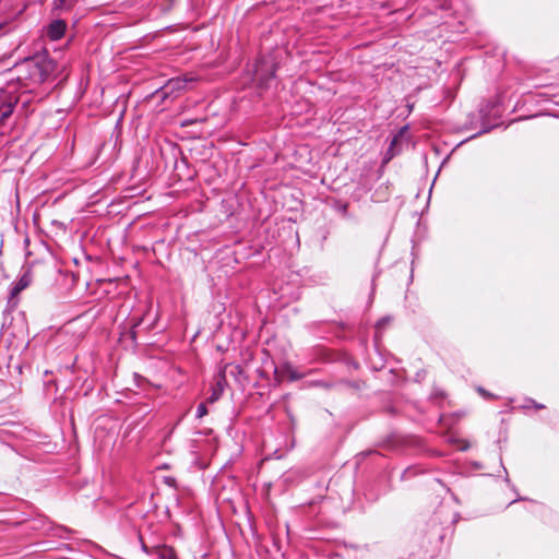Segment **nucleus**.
I'll use <instances>...</instances> for the list:
<instances>
[{
  "mask_svg": "<svg viewBox=\"0 0 559 559\" xmlns=\"http://www.w3.org/2000/svg\"><path fill=\"white\" fill-rule=\"evenodd\" d=\"M55 70L56 63L53 60L46 56H36L26 59L19 66L17 79L29 82V84L25 83L26 86L31 84L38 85L47 81Z\"/></svg>",
  "mask_w": 559,
  "mask_h": 559,
  "instance_id": "nucleus-1",
  "label": "nucleus"
},
{
  "mask_svg": "<svg viewBox=\"0 0 559 559\" xmlns=\"http://www.w3.org/2000/svg\"><path fill=\"white\" fill-rule=\"evenodd\" d=\"M17 99L9 92H0V123H4L13 114Z\"/></svg>",
  "mask_w": 559,
  "mask_h": 559,
  "instance_id": "nucleus-2",
  "label": "nucleus"
},
{
  "mask_svg": "<svg viewBox=\"0 0 559 559\" xmlns=\"http://www.w3.org/2000/svg\"><path fill=\"white\" fill-rule=\"evenodd\" d=\"M67 29V23L63 20H55L47 27V36L51 40H59L63 37Z\"/></svg>",
  "mask_w": 559,
  "mask_h": 559,
  "instance_id": "nucleus-3",
  "label": "nucleus"
},
{
  "mask_svg": "<svg viewBox=\"0 0 559 559\" xmlns=\"http://www.w3.org/2000/svg\"><path fill=\"white\" fill-rule=\"evenodd\" d=\"M32 282V275L29 272H25L17 282L14 283L13 287L11 288V296L15 297L19 295L22 290H24L26 287L29 286Z\"/></svg>",
  "mask_w": 559,
  "mask_h": 559,
  "instance_id": "nucleus-4",
  "label": "nucleus"
},
{
  "mask_svg": "<svg viewBox=\"0 0 559 559\" xmlns=\"http://www.w3.org/2000/svg\"><path fill=\"white\" fill-rule=\"evenodd\" d=\"M79 0H53L52 10L55 12H68L70 11Z\"/></svg>",
  "mask_w": 559,
  "mask_h": 559,
  "instance_id": "nucleus-5",
  "label": "nucleus"
},
{
  "mask_svg": "<svg viewBox=\"0 0 559 559\" xmlns=\"http://www.w3.org/2000/svg\"><path fill=\"white\" fill-rule=\"evenodd\" d=\"M194 81V78L192 76H183V78H177L169 81V85L173 90H181L185 88L188 83H191Z\"/></svg>",
  "mask_w": 559,
  "mask_h": 559,
  "instance_id": "nucleus-6",
  "label": "nucleus"
},
{
  "mask_svg": "<svg viewBox=\"0 0 559 559\" xmlns=\"http://www.w3.org/2000/svg\"><path fill=\"white\" fill-rule=\"evenodd\" d=\"M274 73H275V70H274V69H272V70H271V72L269 73L267 79H263V78H262V75H261V69H260V68H258V69L255 70V80H257V81H259L261 85H264V84H266V81H267L269 79H273V78H274Z\"/></svg>",
  "mask_w": 559,
  "mask_h": 559,
  "instance_id": "nucleus-7",
  "label": "nucleus"
},
{
  "mask_svg": "<svg viewBox=\"0 0 559 559\" xmlns=\"http://www.w3.org/2000/svg\"><path fill=\"white\" fill-rule=\"evenodd\" d=\"M391 322V317H383L381 318L377 324L376 330L377 332H380L382 329H384L389 323Z\"/></svg>",
  "mask_w": 559,
  "mask_h": 559,
  "instance_id": "nucleus-8",
  "label": "nucleus"
},
{
  "mask_svg": "<svg viewBox=\"0 0 559 559\" xmlns=\"http://www.w3.org/2000/svg\"><path fill=\"white\" fill-rule=\"evenodd\" d=\"M207 414V407L204 403H200L197 407L195 417L202 418Z\"/></svg>",
  "mask_w": 559,
  "mask_h": 559,
  "instance_id": "nucleus-9",
  "label": "nucleus"
},
{
  "mask_svg": "<svg viewBox=\"0 0 559 559\" xmlns=\"http://www.w3.org/2000/svg\"><path fill=\"white\" fill-rule=\"evenodd\" d=\"M160 559H176L170 550H163L159 555Z\"/></svg>",
  "mask_w": 559,
  "mask_h": 559,
  "instance_id": "nucleus-10",
  "label": "nucleus"
},
{
  "mask_svg": "<svg viewBox=\"0 0 559 559\" xmlns=\"http://www.w3.org/2000/svg\"><path fill=\"white\" fill-rule=\"evenodd\" d=\"M528 403L532 404L536 409L545 408V406L543 404H538L533 400H530Z\"/></svg>",
  "mask_w": 559,
  "mask_h": 559,
  "instance_id": "nucleus-11",
  "label": "nucleus"
},
{
  "mask_svg": "<svg viewBox=\"0 0 559 559\" xmlns=\"http://www.w3.org/2000/svg\"><path fill=\"white\" fill-rule=\"evenodd\" d=\"M225 380L224 376H222V379L219 381H217V388H218V392L222 393L223 391V384L222 382Z\"/></svg>",
  "mask_w": 559,
  "mask_h": 559,
  "instance_id": "nucleus-12",
  "label": "nucleus"
},
{
  "mask_svg": "<svg viewBox=\"0 0 559 559\" xmlns=\"http://www.w3.org/2000/svg\"><path fill=\"white\" fill-rule=\"evenodd\" d=\"M219 394H221L219 392L217 393L216 391H214L213 395L211 396V402H214L215 400H217Z\"/></svg>",
  "mask_w": 559,
  "mask_h": 559,
  "instance_id": "nucleus-13",
  "label": "nucleus"
},
{
  "mask_svg": "<svg viewBox=\"0 0 559 559\" xmlns=\"http://www.w3.org/2000/svg\"><path fill=\"white\" fill-rule=\"evenodd\" d=\"M479 392H480L483 395H485V396H488V395H489L488 393H486V392H485V390H484V389H479Z\"/></svg>",
  "mask_w": 559,
  "mask_h": 559,
  "instance_id": "nucleus-14",
  "label": "nucleus"
},
{
  "mask_svg": "<svg viewBox=\"0 0 559 559\" xmlns=\"http://www.w3.org/2000/svg\"><path fill=\"white\" fill-rule=\"evenodd\" d=\"M298 378H299L298 376H296V374H292V379H293V380H296V379H298Z\"/></svg>",
  "mask_w": 559,
  "mask_h": 559,
  "instance_id": "nucleus-15",
  "label": "nucleus"
}]
</instances>
